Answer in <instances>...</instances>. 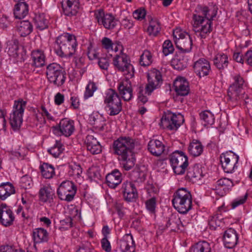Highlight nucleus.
Wrapping results in <instances>:
<instances>
[{
    "label": "nucleus",
    "instance_id": "1",
    "mask_svg": "<svg viewBox=\"0 0 252 252\" xmlns=\"http://www.w3.org/2000/svg\"><path fill=\"white\" fill-rule=\"evenodd\" d=\"M217 13V8L209 6H197L192 17V26L195 32H199L201 39L206 38L212 31L213 18Z\"/></svg>",
    "mask_w": 252,
    "mask_h": 252
},
{
    "label": "nucleus",
    "instance_id": "2",
    "mask_svg": "<svg viewBox=\"0 0 252 252\" xmlns=\"http://www.w3.org/2000/svg\"><path fill=\"white\" fill-rule=\"evenodd\" d=\"M134 147V140L129 137H120L113 142L114 153L119 156L118 160L126 170H130L135 165Z\"/></svg>",
    "mask_w": 252,
    "mask_h": 252
},
{
    "label": "nucleus",
    "instance_id": "3",
    "mask_svg": "<svg viewBox=\"0 0 252 252\" xmlns=\"http://www.w3.org/2000/svg\"><path fill=\"white\" fill-rule=\"evenodd\" d=\"M56 43L58 47L55 49L56 54L61 57H68L74 55L78 47L76 36L67 32L57 37Z\"/></svg>",
    "mask_w": 252,
    "mask_h": 252
},
{
    "label": "nucleus",
    "instance_id": "4",
    "mask_svg": "<svg viewBox=\"0 0 252 252\" xmlns=\"http://www.w3.org/2000/svg\"><path fill=\"white\" fill-rule=\"evenodd\" d=\"M172 203L175 209L179 213L187 214L192 207V196L189 191L180 188L173 195Z\"/></svg>",
    "mask_w": 252,
    "mask_h": 252
},
{
    "label": "nucleus",
    "instance_id": "5",
    "mask_svg": "<svg viewBox=\"0 0 252 252\" xmlns=\"http://www.w3.org/2000/svg\"><path fill=\"white\" fill-rule=\"evenodd\" d=\"M105 108L110 116H115L122 110V104L118 94L113 89L107 90L104 96Z\"/></svg>",
    "mask_w": 252,
    "mask_h": 252
},
{
    "label": "nucleus",
    "instance_id": "6",
    "mask_svg": "<svg viewBox=\"0 0 252 252\" xmlns=\"http://www.w3.org/2000/svg\"><path fill=\"white\" fill-rule=\"evenodd\" d=\"M120 52L116 55L113 60V64L115 68L122 72L126 78H132L134 75V69L130 63L128 56L120 50Z\"/></svg>",
    "mask_w": 252,
    "mask_h": 252
},
{
    "label": "nucleus",
    "instance_id": "7",
    "mask_svg": "<svg viewBox=\"0 0 252 252\" xmlns=\"http://www.w3.org/2000/svg\"><path fill=\"white\" fill-rule=\"evenodd\" d=\"M169 161L174 172L184 174L189 166L188 158L182 151H176L169 156Z\"/></svg>",
    "mask_w": 252,
    "mask_h": 252
},
{
    "label": "nucleus",
    "instance_id": "8",
    "mask_svg": "<svg viewBox=\"0 0 252 252\" xmlns=\"http://www.w3.org/2000/svg\"><path fill=\"white\" fill-rule=\"evenodd\" d=\"M46 75L48 81L57 86H62L66 79L64 71L56 63H50L46 66Z\"/></svg>",
    "mask_w": 252,
    "mask_h": 252
},
{
    "label": "nucleus",
    "instance_id": "9",
    "mask_svg": "<svg viewBox=\"0 0 252 252\" xmlns=\"http://www.w3.org/2000/svg\"><path fill=\"white\" fill-rule=\"evenodd\" d=\"M173 36L177 48L182 52H189L192 46V41L189 33L180 28L173 31Z\"/></svg>",
    "mask_w": 252,
    "mask_h": 252
},
{
    "label": "nucleus",
    "instance_id": "10",
    "mask_svg": "<svg viewBox=\"0 0 252 252\" xmlns=\"http://www.w3.org/2000/svg\"><path fill=\"white\" fill-rule=\"evenodd\" d=\"M184 122V118L181 114L168 112L162 116L159 125L164 129L176 130Z\"/></svg>",
    "mask_w": 252,
    "mask_h": 252
},
{
    "label": "nucleus",
    "instance_id": "11",
    "mask_svg": "<svg viewBox=\"0 0 252 252\" xmlns=\"http://www.w3.org/2000/svg\"><path fill=\"white\" fill-rule=\"evenodd\" d=\"M76 190V187L72 182L66 180L59 186L57 194L62 200L70 202L73 200Z\"/></svg>",
    "mask_w": 252,
    "mask_h": 252
},
{
    "label": "nucleus",
    "instance_id": "12",
    "mask_svg": "<svg viewBox=\"0 0 252 252\" xmlns=\"http://www.w3.org/2000/svg\"><path fill=\"white\" fill-rule=\"evenodd\" d=\"M148 83L145 86V93L151 95L155 90L159 88L162 84V76L160 72L153 68L147 73Z\"/></svg>",
    "mask_w": 252,
    "mask_h": 252
},
{
    "label": "nucleus",
    "instance_id": "13",
    "mask_svg": "<svg viewBox=\"0 0 252 252\" xmlns=\"http://www.w3.org/2000/svg\"><path fill=\"white\" fill-rule=\"evenodd\" d=\"M239 156L232 152L222 154L220 156L222 167L225 173H232L238 167Z\"/></svg>",
    "mask_w": 252,
    "mask_h": 252
},
{
    "label": "nucleus",
    "instance_id": "14",
    "mask_svg": "<svg viewBox=\"0 0 252 252\" xmlns=\"http://www.w3.org/2000/svg\"><path fill=\"white\" fill-rule=\"evenodd\" d=\"M75 130L74 121L65 118L60 121L58 126L53 127V132L57 136L63 135L69 137Z\"/></svg>",
    "mask_w": 252,
    "mask_h": 252
},
{
    "label": "nucleus",
    "instance_id": "15",
    "mask_svg": "<svg viewBox=\"0 0 252 252\" xmlns=\"http://www.w3.org/2000/svg\"><path fill=\"white\" fill-rule=\"evenodd\" d=\"M95 17L99 25L108 30L114 29L118 23L112 14L105 13L102 9L98 10L95 13Z\"/></svg>",
    "mask_w": 252,
    "mask_h": 252
},
{
    "label": "nucleus",
    "instance_id": "16",
    "mask_svg": "<svg viewBox=\"0 0 252 252\" xmlns=\"http://www.w3.org/2000/svg\"><path fill=\"white\" fill-rule=\"evenodd\" d=\"M129 78L126 77L125 79L119 81L117 85L118 94L126 101L130 100L133 96V89Z\"/></svg>",
    "mask_w": 252,
    "mask_h": 252
},
{
    "label": "nucleus",
    "instance_id": "17",
    "mask_svg": "<svg viewBox=\"0 0 252 252\" xmlns=\"http://www.w3.org/2000/svg\"><path fill=\"white\" fill-rule=\"evenodd\" d=\"M121 191L124 198L127 202H134L138 197V193L134 185L130 182L123 183Z\"/></svg>",
    "mask_w": 252,
    "mask_h": 252
},
{
    "label": "nucleus",
    "instance_id": "18",
    "mask_svg": "<svg viewBox=\"0 0 252 252\" xmlns=\"http://www.w3.org/2000/svg\"><path fill=\"white\" fill-rule=\"evenodd\" d=\"M193 68L194 72L200 78L208 75L211 71L210 63L204 58L194 61Z\"/></svg>",
    "mask_w": 252,
    "mask_h": 252
},
{
    "label": "nucleus",
    "instance_id": "19",
    "mask_svg": "<svg viewBox=\"0 0 252 252\" xmlns=\"http://www.w3.org/2000/svg\"><path fill=\"white\" fill-rule=\"evenodd\" d=\"M121 252H135L136 245L132 235L126 234L118 242Z\"/></svg>",
    "mask_w": 252,
    "mask_h": 252
},
{
    "label": "nucleus",
    "instance_id": "20",
    "mask_svg": "<svg viewBox=\"0 0 252 252\" xmlns=\"http://www.w3.org/2000/svg\"><path fill=\"white\" fill-rule=\"evenodd\" d=\"M15 219L14 215L10 207L5 204H2L0 206V222L5 226H8L12 224Z\"/></svg>",
    "mask_w": 252,
    "mask_h": 252
},
{
    "label": "nucleus",
    "instance_id": "21",
    "mask_svg": "<svg viewBox=\"0 0 252 252\" xmlns=\"http://www.w3.org/2000/svg\"><path fill=\"white\" fill-rule=\"evenodd\" d=\"M63 11L67 16H75L80 7L79 0H61Z\"/></svg>",
    "mask_w": 252,
    "mask_h": 252
},
{
    "label": "nucleus",
    "instance_id": "22",
    "mask_svg": "<svg viewBox=\"0 0 252 252\" xmlns=\"http://www.w3.org/2000/svg\"><path fill=\"white\" fill-rule=\"evenodd\" d=\"M238 234L236 231L231 228L225 231L223 237L224 246L227 249H233L238 242Z\"/></svg>",
    "mask_w": 252,
    "mask_h": 252
},
{
    "label": "nucleus",
    "instance_id": "23",
    "mask_svg": "<svg viewBox=\"0 0 252 252\" xmlns=\"http://www.w3.org/2000/svg\"><path fill=\"white\" fill-rule=\"evenodd\" d=\"M173 87L175 92L178 95L186 96L189 94V83L184 77H177L174 82Z\"/></svg>",
    "mask_w": 252,
    "mask_h": 252
},
{
    "label": "nucleus",
    "instance_id": "24",
    "mask_svg": "<svg viewBox=\"0 0 252 252\" xmlns=\"http://www.w3.org/2000/svg\"><path fill=\"white\" fill-rule=\"evenodd\" d=\"M227 95L229 100L237 103L242 99L248 98L247 94H245L242 89L239 87H235L234 85H231L227 91Z\"/></svg>",
    "mask_w": 252,
    "mask_h": 252
},
{
    "label": "nucleus",
    "instance_id": "25",
    "mask_svg": "<svg viewBox=\"0 0 252 252\" xmlns=\"http://www.w3.org/2000/svg\"><path fill=\"white\" fill-rule=\"evenodd\" d=\"M46 120L54 121L55 119L50 111H48L45 106H41L35 114V121L37 122L36 125H43L46 123Z\"/></svg>",
    "mask_w": 252,
    "mask_h": 252
},
{
    "label": "nucleus",
    "instance_id": "26",
    "mask_svg": "<svg viewBox=\"0 0 252 252\" xmlns=\"http://www.w3.org/2000/svg\"><path fill=\"white\" fill-rule=\"evenodd\" d=\"M214 186L213 189L216 190L220 195L223 196L233 186V183L229 179L222 178L218 180Z\"/></svg>",
    "mask_w": 252,
    "mask_h": 252
},
{
    "label": "nucleus",
    "instance_id": "27",
    "mask_svg": "<svg viewBox=\"0 0 252 252\" xmlns=\"http://www.w3.org/2000/svg\"><path fill=\"white\" fill-rule=\"evenodd\" d=\"M31 64L32 66L41 67L45 63L46 56L44 52L40 49L33 50L31 54Z\"/></svg>",
    "mask_w": 252,
    "mask_h": 252
},
{
    "label": "nucleus",
    "instance_id": "28",
    "mask_svg": "<svg viewBox=\"0 0 252 252\" xmlns=\"http://www.w3.org/2000/svg\"><path fill=\"white\" fill-rule=\"evenodd\" d=\"M85 144L88 151L92 154H98L101 152V146L93 135H88L85 139Z\"/></svg>",
    "mask_w": 252,
    "mask_h": 252
},
{
    "label": "nucleus",
    "instance_id": "29",
    "mask_svg": "<svg viewBox=\"0 0 252 252\" xmlns=\"http://www.w3.org/2000/svg\"><path fill=\"white\" fill-rule=\"evenodd\" d=\"M108 186L112 189L115 188L122 181V174L118 169H114L106 176Z\"/></svg>",
    "mask_w": 252,
    "mask_h": 252
},
{
    "label": "nucleus",
    "instance_id": "30",
    "mask_svg": "<svg viewBox=\"0 0 252 252\" xmlns=\"http://www.w3.org/2000/svg\"><path fill=\"white\" fill-rule=\"evenodd\" d=\"M148 149L153 155L158 157L163 153L165 146L160 141L153 139L149 141Z\"/></svg>",
    "mask_w": 252,
    "mask_h": 252
},
{
    "label": "nucleus",
    "instance_id": "31",
    "mask_svg": "<svg viewBox=\"0 0 252 252\" xmlns=\"http://www.w3.org/2000/svg\"><path fill=\"white\" fill-rule=\"evenodd\" d=\"M68 175L74 179L76 182L81 184L83 181L82 169L81 166L75 163L69 165Z\"/></svg>",
    "mask_w": 252,
    "mask_h": 252
},
{
    "label": "nucleus",
    "instance_id": "32",
    "mask_svg": "<svg viewBox=\"0 0 252 252\" xmlns=\"http://www.w3.org/2000/svg\"><path fill=\"white\" fill-rule=\"evenodd\" d=\"M28 13L29 5L26 2L20 1L15 4L13 13L16 19H23L28 15Z\"/></svg>",
    "mask_w": 252,
    "mask_h": 252
},
{
    "label": "nucleus",
    "instance_id": "33",
    "mask_svg": "<svg viewBox=\"0 0 252 252\" xmlns=\"http://www.w3.org/2000/svg\"><path fill=\"white\" fill-rule=\"evenodd\" d=\"M15 192V188L10 182L2 183L0 185V198L2 200H5Z\"/></svg>",
    "mask_w": 252,
    "mask_h": 252
},
{
    "label": "nucleus",
    "instance_id": "34",
    "mask_svg": "<svg viewBox=\"0 0 252 252\" xmlns=\"http://www.w3.org/2000/svg\"><path fill=\"white\" fill-rule=\"evenodd\" d=\"M204 146L199 140L193 139L188 146V152L192 157L200 156L203 152Z\"/></svg>",
    "mask_w": 252,
    "mask_h": 252
},
{
    "label": "nucleus",
    "instance_id": "35",
    "mask_svg": "<svg viewBox=\"0 0 252 252\" xmlns=\"http://www.w3.org/2000/svg\"><path fill=\"white\" fill-rule=\"evenodd\" d=\"M33 21L36 28L40 31L43 30L48 27V16L45 15L44 13L35 14Z\"/></svg>",
    "mask_w": 252,
    "mask_h": 252
},
{
    "label": "nucleus",
    "instance_id": "36",
    "mask_svg": "<svg viewBox=\"0 0 252 252\" xmlns=\"http://www.w3.org/2000/svg\"><path fill=\"white\" fill-rule=\"evenodd\" d=\"M214 64L219 70H223L228 64V58L226 54L223 53L217 54L213 59Z\"/></svg>",
    "mask_w": 252,
    "mask_h": 252
},
{
    "label": "nucleus",
    "instance_id": "37",
    "mask_svg": "<svg viewBox=\"0 0 252 252\" xmlns=\"http://www.w3.org/2000/svg\"><path fill=\"white\" fill-rule=\"evenodd\" d=\"M42 176L46 179H52L55 175V168L52 164L44 162L39 166Z\"/></svg>",
    "mask_w": 252,
    "mask_h": 252
},
{
    "label": "nucleus",
    "instance_id": "38",
    "mask_svg": "<svg viewBox=\"0 0 252 252\" xmlns=\"http://www.w3.org/2000/svg\"><path fill=\"white\" fill-rule=\"evenodd\" d=\"M89 121L90 123L94 127L102 130L105 125L104 118L97 113H93L89 116Z\"/></svg>",
    "mask_w": 252,
    "mask_h": 252
},
{
    "label": "nucleus",
    "instance_id": "39",
    "mask_svg": "<svg viewBox=\"0 0 252 252\" xmlns=\"http://www.w3.org/2000/svg\"><path fill=\"white\" fill-rule=\"evenodd\" d=\"M48 233L42 228H37L33 231V238L35 243L46 242L48 240Z\"/></svg>",
    "mask_w": 252,
    "mask_h": 252
},
{
    "label": "nucleus",
    "instance_id": "40",
    "mask_svg": "<svg viewBox=\"0 0 252 252\" xmlns=\"http://www.w3.org/2000/svg\"><path fill=\"white\" fill-rule=\"evenodd\" d=\"M54 195V189L49 186L43 187L39 192V198L44 202H50L53 199Z\"/></svg>",
    "mask_w": 252,
    "mask_h": 252
},
{
    "label": "nucleus",
    "instance_id": "41",
    "mask_svg": "<svg viewBox=\"0 0 252 252\" xmlns=\"http://www.w3.org/2000/svg\"><path fill=\"white\" fill-rule=\"evenodd\" d=\"M101 44L102 47L108 52L114 51L115 52L122 49V45L119 43H113L112 41L108 37H104L102 39Z\"/></svg>",
    "mask_w": 252,
    "mask_h": 252
},
{
    "label": "nucleus",
    "instance_id": "42",
    "mask_svg": "<svg viewBox=\"0 0 252 252\" xmlns=\"http://www.w3.org/2000/svg\"><path fill=\"white\" fill-rule=\"evenodd\" d=\"M211 248L210 243L202 241L193 245L190 249L189 252H211Z\"/></svg>",
    "mask_w": 252,
    "mask_h": 252
},
{
    "label": "nucleus",
    "instance_id": "43",
    "mask_svg": "<svg viewBox=\"0 0 252 252\" xmlns=\"http://www.w3.org/2000/svg\"><path fill=\"white\" fill-rule=\"evenodd\" d=\"M201 123L204 126L213 125L215 123L214 115L210 111H204L200 113Z\"/></svg>",
    "mask_w": 252,
    "mask_h": 252
},
{
    "label": "nucleus",
    "instance_id": "44",
    "mask_svg": "<svg viewBox=\"0 0 252 252\" xmlns=\"http://www.w3.org/2000/svg\"><path fill=\"white\" fill-rule=\"evenodd\" d=\"M23 115L11 112L9 116V123L14 130L19 129L23 123Z\"/></svg>",
    "mask_w": 252,
    "mask_h": 252
},
{
    "label": "nucleus",
    "instance_id": "45",
    "mask_svg": "<svg viewBox=\"0 0 252 252\" xmlns=\"http://www.w3.org/2000/svg\"><path fill=\"white\" fill-rule=\"evenodd\" d=\"M27 104V102L22 98L14 100L11 112L23 115Z\"/></svg>",
    "mask_w": 252,
    "mask_h": 252
},
{
    "label": "nucleus",
    "instance_id": "46",
    "mask_svg": "<svg viewBox=\"0 0 252 252\" xmlns=\"http://www.w3.org/2000/svg\"><path fill=\"white\" fill-rule=\"evenodd\" d=\"M187 176L190 180L200 179L202 176V171L198 165H194L189 168Z\"/></svg>",
    "mask_w": 252,
    "mask_h": 252
},
{
    "label": "nucleus",
    "instance_id": "47",
    "mask_svg": "<svg viewBox=\"0 0 252 252\" xmlns=\"http://www.w3.org/2000/svg\"><path fill=\"white\" fill-rule=\"evenodd\" d=\"M160 30V26L158 21L152 19L150 21L147 32L150 36H156Z\"/></svg>",
    "mask_w": 252,
    "mask_h": 252
},
{
    "label": "nucleus",
    "instance_id": "48",
    "mask_svg": "<svg viewBox=\"0 0 252 252\" xmlns=\"http://www.w3.org/2000/svg\"><path fill=\"white\" fill-rule=\"evenodd\" d=\"M18 29L21 36H25L32 32V27L29 21H23L20 23Z\"/></svg>",
    "mask_w": 252,
    "mask_h": 252
},
{
    "label": "nucleus",
    "instance_id": "49",
    "mask_svg": "<svg viewBox=\"0 0 252 252\" xmlns=\"http://www.w3.org/2000/svg\"><path fill=\"white\" fill-rule=\"evenodd\" d=\"M153 61L151 53L148 50H145L140 56L139 63L141 66H147L152 63Z\"/></svg>",
    "mask_w": 252,
    "mask_h": 252
},
{
    "label": "nucleus",
    "instance_id": "50",
    "mask_svg": "<svg viewBox=\"0 0 252 252\" xmlns=\"http://www.w3.org/2000/svg\"><path fill=\"white\" fill-rule=\"evenodd\" d=\"M63 150V146L61 141L56 140L55 144L48 150V152L54 157L57 158L62 153Z\"/></svg>",
    "mask_w": 252,
    "mask_h": 252
},
{
    "label": "nucleus",
    "instance_id": "51",
    "mask_svg": "<svg viewBox=\"0 0 252 252\" xmlns=\"http://www.w3.org/2000/svg\"><path fill=\"white\" fill-rule=\"evenodd\" d=\"M65 212L68 214V218L79 220L81 218V212L79 209L74 205L68 206L65 210Z\"/></svg>",
    "mask_w": 252,
    "mask_h": 252
},
{
    "label": "nucleus",
    "instance_id": "52",
    "mask_svg": "<svg viewBox=\"0 0 252 252\" xmlns=\"http://www.w3.org/2000/svg\"><path fill=\"white\" fill-rule=\"evenodd\" d=\"M181 224V221L179 217L178 216L172 215L169 218L166 226L170 227L172 230H175L176 229H180V225Z\"/></svg>",
    "mask_w": 252,
    "mask_h": 252
},
{
    "label": "nucleus",
    "instance_id": "53",
    "mask_svg": "<svg viewBox=\"0 0 252 252\" xmlns=\"http://www.w3.org/2000/svg\"><path fill=\"white\" fill-rule=\"evenodd\" d=\"M97 87L94 82H89L86 87L84 97L87 99L93 95L94 93L96 90Z\"/></svg>",
    "mask_w": 252,
    "mask_h": 252
},
{
    "label": "nucleus",
    "instance_id": "54",
    "mask_svg": "<svg viewBox=\"0 0 252 252\" xmlns=\"http://www.w3.org/2000/svg\"><path fill=\"white\" fill-rule=\"evenodd\" d=\"M20 186L24 189L31 188L32 185V178L28 175L22 176L20 179Z\"/></svg>",
    "mask_w": 252,
    "mask_h": 252
},
{
    "label": "nucleus",
    "instance_id": "55",
    "mask_svg": "<svg viewBox=\"0 0 252 252\" xmlns=\"http://www.w3.org/2000/svg\"><path fill=\"white\" fill-rule=\"evenodd\" d=\"M174 48L173 45L169 40H165L162 45V52L165 56H167L173 52Z\"/></svg>",
    "mask_w": 252,
    "mask_h": 252
},
{
    "label": "nucleus",
    "instance_id": "56",
    "mask_svg": "<svg viewBox=\"0 0 252 252\" xmlns=\"http://www.w3.org/2000/svg\"><path fill=\"white\" fill-rule=\"evenodd\" d=\"M149 95L145 93V88L139 87L138 89V99L139 102L142 104L145 103L148 101V96Z\"/></svg>",
    "mask_w": 252,
    "mask_h": 252
},
{
    "label": "nucleus",
    "instance_id": "57",
    "mask_svg": "<svg viewBox=\"0 0 252 252\" xmlns=\"http://www.w3.org/2000/svg\"><path fill=\"white\" fill-rule=\"evenodd\" d=\"M88 176L92 180L95 181L99 180L101 178L100 172L96 167L90 168L88 171Z\"/></svg>",
    "mask_w": 252,
    "mask_h": 252
},
{
    "label": "nucleus",
    "instance_id": "58",
    "mask_svg": "<svg viewBox=\"0 0 252 252\" xmlns=\"http://www.w3.org/2000/svg\"><path fill=\"white\" fill-rule=\"evenodd\" d=\"M156 198L155 197H153L146 201L145 205L146 208L150 212L154 213L155 212L156 207Z\"/></svg>",
    "mask_w": 252,
    "mask_h": 252
},
{
    "label": "nucleus",
    "instance_id": "59",
    "mask_svg": "<svg viewBox=\"0 0 252 252\" xmlns=\"http://www.w3.org/2000/svg\"><path fill=\"white\" fill-rule=\"evenodd\" d=\"M87 55L90 60H93L98 58L99 53L91 45L88 47Z\"/></svg>",
    "mask_w": 252,
    "mask_h": 252
},
{
    "label": "nucleus",
    "instance_id": "60",
    "mask_svg": "<svg viewBox=\"0 0 252 252\" xmlns=\"http://www.w3.org/2000/svg\"><path fill=\"white\" fill-rule=\"evenodd\" d=\"M248 198V194L246 193L244 196L238 197L232 202L231 205L233 209L244 204Z\"/></svg>",
    "mask_w": 252,
    "mask_h": 252
},
{
    "label": "nucleus",
    "instance_id": "61",
    "mask_svg": "<svg viewBox=\"0 0 252 252\" xmlns=\"http://www.w3.org/2000/svg\"><path fill=\"white\" fill-rule=\"evenodd\" d=\"M146 12L144 8H139L135 10L133 13V17L138 20L144 19L146 16Z\"/></svg>",
    "mask_w": 252,
    "mask_h": 252
},
{
    "label": "nucleus",
    "instance_id": "62",
    "mask_svg": "<svg viewBox=\"0 0 252 252\" xmlns=\"http://www.w3.org/2000/svg\"><path fill=\"white\" fill-rule=\"evenodd\" d=\"M61 226L60 229L61 230H66L72 226V220L71 218L66 219L60 221Z\"/></svg>",
    "mask_w": 252,
    "mask_h": 252
},
{
    "label": "nucleus",
    "instance_id": "63",
    "mask_svg": "<svg viewBox=\"0 0 252 252\" xmlns=\"http://www.w3.org/2000/svg\"><path fill=\"white\" fill-rule=\"evenodd\" d=\"M18 42L14 41L13 44L9 47L8 54L13 57H16L18 56Z\"/></svg>",
    "mask_w": 252,
    "mask_h": 252
},
{
    "label": "nucleus",
    "instance_id": "64",
    "mask_svg": "<svg viewBox=\"0 0 252 252\" xmlns=\"http://www.w3.org/2000/svg\"><path fill=\"white\" fill-rule=\"evenodd\" d=\"M76 252H97L90 244H83L80 246Z\"/></svg>",
    "mask_w": 252,
    "mask_h": 252
}]
</instances>
